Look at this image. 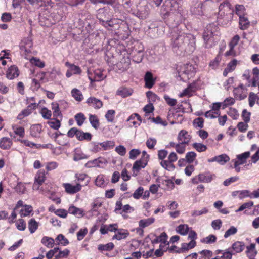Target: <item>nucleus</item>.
Wrapping results in <instances>:
<instances>
[{
    "label": "nucleus",
    "mask_w": 259,
    "mask_h": 259,
    "mask_svg": "<svg viewBox=\"0 0 259 259\" xmlns=\"http://www.w3.org/2000/svg\"><path fill=\"white\" fill-rule=\"evenodd\" d=\"M171 40L173 51L177 55L189 54L195 49V38L191 34L174 31Z\"/></svg>",
    "instance_id": "nucleus-1"
},
{
    "label": "nucleus",
    "mask_w": 259,
    "mask_h": 259,
    "mask_svg": "<svg viewBox=\"0 0 259 259\" xmlns=\"http://www.w3.org/2000/svg\"><path fill=\"white\" fill-rule=\"evenodd\" d=\"M176 69L180 80L184 82L189 80L195 73V68L193 66L188 63L179 65Z\"/></svg>",
    "instance_id": "nucleus-2"
},
{
    "label": "nucleus",
    "mask_w": 259,
    "mask_h": 259,
    "mask_svg": "<svg viewBox=\"0 0 259 259\" xmlns=\"http://www.w3.org/2000/svg\"><path fill=\"white\" fill-rule=\"evenodd\" d=\"M218 27L215 23L207 25L203 35L205 47L209 48L212 47L211 38L213 35H217Z\"/></svg>",
    "instance_id": "nucleus-3"
},
{
    "label": "nucleus",
    "mask_w": 259,
    "mask_h": 259,
    "mask_svg": "<svg viewBox=\"0 0 259 259\" xmlns=\"http://www.w3.org/2000/svg\"><path fill=\"white\" fill-rule=\"evenodd\" d=\"M150 13V7L147 3H141L137 6V9L133 12V14L140 19L144 20L148 17Z\"/></svg>",
    "instance_id": "nucleus-4"
},
{
    "label": "nucleus",
    "mask_w": 259,
    "mask_h": 259,
    "mask_svg": "<svg viewBox=\"0 0 259 259\" xmlns=\"http://www.w3.org/2000/svg\"><path fill=\"white\" fill-rule=\"evenodd\" d=\"M46 180V173L44 170H39L35 175L34 178V183L33 185V189L34 190H40L42 193H44L45 190L43 187L40 188V186L44 183Z\"/></svg>",
    "instance_id": "nucleus-5"
},
{
    "label": "nucleus",
    "mask_w": 259,
    "mask_h": 259,
    "mask_svg": "<svg viewBox=\"0 0 259 259\" xmlns=\"http://www.w3.org/2000/svg\"><path fill=\"white\" fill-rule=\"evenodd\" d=\"M214 175L209 172L201 173L192 179V183L196 184L199 183H210L213 180Z\"/></svg>",
    "instance_id": "nucleus-6"
},
{
    "label": "nucleus",
    "mask_w": 259,
    "mask_h": 259,
    "mask_svg": "<svg viewBox=\"0 0 259 259\" xmlns=\"http://www.w3.org/2000/svg\"><path fill=\"white\" fill-rule=\"evenodd\" d=\"M33 46L32 39L31 37H27L23 38L20 45V49L25 52L26 53H30L31 52V49Z\"/></svg>",
    "instance_id": "nucleus-7"
},
{
    "label": "nucleus",
    "mask_w": 259,
    "mask_h": 259,
    "mask_svg": "<svg viewBox=\"0 0 259 259\" xmlns=\"http://www.w3.org/2000/svg\"><path fill=\"white\" fill-rule=\"evenodd\" d=\"M247 89L242 84H240L237 88H234L233 93L235 98L239 100H242L247 97Z\"/></svg>",
    "instance_id": "nucleus-8"
},
{
    "label": "nucleus",
    "mask_w": 259,
    "mask_h": 259,
    "mask_svg": "<svg viewBox=\"0 0 259 259\" xmlns=\"http://www.w3.org/2000/svg\"><path fill=\"white\" fill-rule=\"evenodd\" d=\"M88 75L91 82L100 81L106 78V76L103 74V71L100 69L94 71V76L90 70H88Z\"/></svg>",
    "instance_id": "nucleus-9"
},
{
    "label": "nucleus",
    "mask_w": 259,
    "mask_h": 259,
    "mask_svg": "<svg viewBox=\"0 0 259 259\" xmlns=\"http://www.w3.org/2000/svg\"><path fill=\"white\" fill-rule=\"evenodd\" d=\"M57 8L56 9V12L51 13V16L53 18L55 22H59L62 21L64 17L65 14L64 10L66 9V7H61L56 6Z\"/></svg>",
    "instance_id": "nucleus-10"
},
{
    "label": "nucleus",
    "mask_w": 259,
    "mask_h": 259,
    "mask_svg": "<svg viewBox=\"0 0 259 259\" xmlns=\"http://www.w3.org/2000/svg\"><path fill=\"white\" fill-rule=\"evenodd\" d=\"M145 87L147 89H151L155 84L156 78L154 77L153 74L150 71H147L144 77Z\"/></svg>",
    "instance_id": "nucleus-11"
},
{
    "label": "nucleus",
    "mask_w": 259,
    "mask_h": 259,
    "mask_svg": "<svg viewBox=\"0 0 259 259\" xmlns=\"http://www.w3.org/2000/svg\"><path fill=\"white\" fill-rule=\"evenodd\" d=\"M191 12L196 15H202L203 12V3L201 1H194L190 9Z\"/></svg>",
    "instance_id": "nucleus-12"
},
{
    "label": "nucleus",
    "mask_w": 259,
    "mask_h": 259,
    "mask_svg": "<svg viewBox=\"0 0 259 259\" xmlns=\"http://www.w3.org/2000/svg\"><path fill=\"white\" fill-rule=\"evenodd\" d=\"M97 17L100 22L104 20H108L112 17L110 14L109 9L107 8L99 9L97 13Z\"/></svg>",
    "instance_id": "nucleus-13"
},
{
    "label": "nucleus",
    "mask_w": 259,
    "mask_h": 259,
    "mask_svg": "<svg viewBox=\"0 0 259 259\" xmlns=\"http://www.w3.org/2000/svg\"><path fill=\"white\" fill-rule=\"evenodd\" d=\"M107 163L106 160L103 157H99L93 160L89 161L85 164V166L87 168H91L95 167H101L102 164Z\"/></svg>",
    "instance_id": "nucleus-14"
},
{
    "label": "nucleus",
    "mask_w": 259,
    "mask_h": 259,
    "mask_svg": "<svg viewBox=\"0 0 259 259\" xmlns=\"http://www.w3.org/2000/svg\"><path fill=\"white\" fill-rule=\"evenodd\" d=\"M229 160V157L225 154H223L214 156L212 158H209L207 160V161L208 162H217L221 165H224Z\"/></svg>",
    "instance_id": "nucleus-15"
},
{
    "label": "nucleus",
    "mask_w": 259,
    "mask_h": 259,
    "mask_svg": "<svg viewBox=\"0 0 259 259\" xmlns=\"http://www.w3.org/2000/svg\"><path fill=\"white\" fill-rule=\"evenodd\" d=\"M63 186L65 189V191L70 194H75L79 191L81 189V185L78 183L75 185H72L69 183H65L63 184Z\"/></svg>",
    "instance_id": "nucleus-16"
},
{
    "label": "nucleus",
    "mask_w": 259,
    "mask_h": 259,
    "mask_svg": "<svg viewBox=\"0 0 259 259\" xmlns=\"http://www.w3.org/2000/svg\"><path fill=\"white\" fill-rule=\"evenodd\" d=\"M147 164V161L144 158H141V159L136 160L133 166V171L134 172H136L137 173L142 169L144 168Z\"/></svg>",
    "instance_id": "nucleus-17"
},
{
    "label": "nucleus",
    "mask_w": 259,
    "mask_h": 259,
    "mask_svg": "<svg viewBox=\"0 0 259 259\" xmlns=\"http://www.w3.org/2000/svg\"><path fill=\"white\" fill-rule=\"evenodd\" d=\"M191 136L188 134L187 131L182 130L180 131L178 136V140L180 142L188 144L191 139Z\"/></svg>",
    "instance_id": "nucleus-18"
},
{
    "label": "nucleus",
    "mask_w": 259,
    "mask_h": 259,
    "mask_svg": "<svg viewBox=\"0 0 259 259\" xmlns=\"http://www.w3.org/2000/svg\"><path fill=\"white\" fill-rule=\"evenodd\" d=\"M127 121L132 123L133 126L137 127L140 125L142 119L138 113L132 114L127 119Z\"/></svg>",
    "instance_id": "nucleus-19"
},
{
    "label": "nucleus",
    "mask_w": 259,
    "mask_h": 259,
    "mask_svg": "<svg viewBox=\"0 0 259 259\" xmlns=\"http://www.w3.org/2000/svg\"><path fill=\"white\" fill-rule=\"evenodd\" d=\"M86 102L89 105L93 107L95 109H100L103 106L102 102L100 100L93 97L89 98Z\"/></svg>",
    "instance_id": "nucleus-20"
},
{
    "label": "nucleus",
    "mask_w": 259,
    "mask_h": 259,
    "mask_svg": "<svg viewBox=\"0 0 259 259\" xmlns=\"http://www.w3.org/2000/svg\"><path fill=\"white\" fill-rule=\"evenodd\" d=\"M19 72L17 67L13 65L9 68L7 71V77L9 79H13L18 77Z\"/></svg>",
    "instance_id": "nucleus-21"
},
{
    "label": "nucleus",
    "mask_w": 259,
    "mask_h": 259,
    "mask_svg": "<svg viewBox=\"0 0 259 259\" xmlns=\"http://www.w3.org/2000/svg\"><path fill=\"white\" fill-rule=\"evenodd\" d=\"M244 243L241 241H236L232 245L231 251H234L233 253H237L241 252L244 249Z\"/></svg>",
    "instance_id": "nucleus-22"
},
{
    "label": "nucleus",
    "mask_w": 259,
    "mask_h": 259,
    "mask_svg": "<svg viewBox=\"0 0 259 259\" xmlns=\"http://www.w3.org/2000/svg\"><path fill=\"white\" fill-rule=\"evenodd\" d=\"M42 131V126L40 124H36L31 126L30 135L33 137H39Z\"/></svg>",
    "instance_id": "nucleus-23"
},
{
    "label": "nucleus",
    "mask_w": 259,
    "mask_h": 259,
    "mask_svg": "<svg viewBox=\"0 0 259 259\" xmlns=\"http://www.w3.org/2000/svg\"><path fill=\"white\" fill-rule=\"evenodd\" d=\"M92 135L90 133H85L80 130H78L76 139L79 141L86 140L89 141L92 139Z\"/></svg>",
    "instance_id": "nucleus-24"
},
{
    "label": "nucleus",
    "mask_w": 259,
    "mask_h": 259,
    "mask_svg": "<svg viewBox=\"0 0 259 259\" xmlns=\"http://www.w3.org/2000/svg\"><path fill=\"white\" fill-rule=\"evenodd\" d=\"M12 140L8 137H3L0 140V148L4 150L9 149L12 145Z\"/></svg>",
    "instance_id": "nucleus-25"
},
{
    "label": "nucleus",
    "mask_w": 259,
    "mask_h": 259,
    "mask_svg": "<svg viewBox=\"0 0 259 259\" xmlns=\"http://www.w3.org/2000/svg\"><path fill=\"white\" fill-rule=\"evenodd\" d=\"M239 25L241 30H246L250 26V22L247 17L244 16H240Z\"/></svg>",
    "instance_id": "nucleus-26"
},
{
    "label": "nucleus",
    "mask_w": 259,
    "mask_h": 259,
    "mask_svg": "<svg viewBox=\"0 0 259 259\" xmlns=\"http://www.w3.org/2000/svg\"><path fill=\"white\" fill-rule=\"evenodd\" d=\"M246 253L249 258H254L257 254V251L255 249V244L251 243L250 245L246 247Z\"/></svg>",
    "instance_id": "nucleus-27"
},
{
    "label": "nucleus",
    "mask_w": 259,
    "mask_h": 259,
    "mask_svg": "<svg viewBox=\"0 0 259 259\" xmlns=\"http://www.w3.org/2000/svg\"><path fill=\"white\" fill-rule=\"evenodd\" d=\"M102 206V203L98 201H94L91 206V209L90 212L92 215L97 216L99 213L98 212L99 208Z\"/></svg>",
    "instance_id": "nucleus-28"
},
{
    "label": "nucleus",
    "mask_w": 259,
    "mask_h": 259,
    "mask_svg": "<svg viewBox=\"0 0 259 259\" xmlns=\"http://www.w3.org/2000/svg\"><path fill=\"white\" fill-rule=\"evenodd\" d=\"M68 212L78 218H81L83 215L82 210L73 205H71L69 207Z\"/></svg>",
    "instance_id": "nucleus-29"
},
{
    "label": "nucleus",
    "mask_w": 259,
    "mask_h": 259,
    "mask_svg": "<svg viewBox=\"0 0 259 259\" xmlns=\"http://www.w3.org/2000/svg\"><path fill=\"white\" fill-rule=\"evenodd\" d=\"M218 253L222 254L221 256V259H232L233 254H234L231 248H228L225 250H218Z\"/></svg>",
    "instance_id": "nucleus-30"
},
{
    "label": "nucleus",
    "mask_w": 259,
    "mask_h": 259,
    "mask_svg": "<svg viewBox=\"0 0 259 259\" xmlns=\"http://www.w3.org/2000/svg\"><path fill=\"white\" fill-rule=\"evenodd\" d=\"M89 120L93 127L96 130L99 128V120L96 115L89 114Z\"/></svg>",
    "instance_id": "nucleus-31"
},
{
    "label": "nucleus",
    "mask_w": 259,
    "mask_h": 259,
    "mask_svg": "<svg viewBox=\"0 0 259 259\" xmlns=\"http://www.w3.org/2000/svg\"><path fill=\"white\" fill-rule=\"evenodd\" d=\"M155 219L150 218L146 219H142L139 222V225L141 228H144L154 223Z\"/></svg>",
    "instance_id": "nucleus-32"
},
{
    "label": "nucleus",
    "mask_w": 259,
    "mask_h": 259,
    "mask_svg": "<svg viewBox=\"0 0 259 259\" xmlns=\"http://www.w3.org/2000/svg\"><path fill=\"white\" fill-rule=\"evenodd\" d=\"M71 93L72 96L76 101L80 102L82 100L83 98V95L78 89L74 88L72 90Z\"/></svg>",
    "instance_id": "nucleus-33"
},
{
    "label": "nucleus",
    "mask_w": 259,
    "mask_h": 259,
    "mask_svg": "<svg viewBox=\"0 0 259 259\" xmlns=\"http://www.w3.org/2000/svg\"><path fill=\"white\" fill-rule=\"evenodd\" d=\"M116 232L119 237V240L125 239L130 235V233L127 230L122 228L118 229Z\"/></svg>",
    "instance_id": "nucleus-34"
},
{
    "label": "nucleus",
    "mask_w": 259,
    "mask_h": 259,
    "mask_svg": "<svg viewBox=\"0 0 259 259\" xmlns=\"http://www.w3.org/2000/svg\"><path fill=\"white\" fill-rule=\"evenodd\" d=\"M114 247V245L112 242H109L106 244H100L98 245V249L101 251H110L112 250Z\"/></svg>",
    "instance_id": "nucleus-35"
},
{
    "label": "nucleus",
    "mask_w": 259,
    "mask_h": 259,
    "mask_svg": "<svg viewBox=\"0 0 259 259\" xmlns=\"http://www.w3.org/2000/svg\"><path fill=\"white\" fill-rule=\"evenodd\" d=\"M38 227V223L33 218L31 219L28 222V229L31 234L34 233Z\"/></svg>",
    "instance_id": "nucleus-36"
},
{
    "label": "nucleus",
    "mask_w": 259,
    "mask_h": 259,
    "mask_svg": "<svg viewBox=\"0 0 259 259\" xmlns=\"http://www.w3.org/2000/svg\"><path fill=\"white\" fill-rule=\"evenodd\" d=\"M54 240L49 237H44L41 241V242L46 246L48 248H52L54 244Z\"/></svg>",
    "instance_id": "nucleus-37"
},
{
    "label": "nucleus",
    "mask_w": 259,
    "mask_h": 259,
    "mask_svg": "<svg viewBox=\"0 0 259 259\" xmlns=\"http://www.w3.org/2000/svg\"><path fill=\"white\" fill-rule=\"evenodd\" d=\"M160 165L164 169L171 171L175 169V166L174 165L173 163L170 162L167 160H162L160 162Z\"/></svg>",
    "instance_id": "nucleus-38"
},
{
    "label": "nucleus",
    "mask_w": 259,
    "mask_h": 259,
    "mask_svg": "<svg viewBox=\"0 0 259 259\" xmlns=\"http://www.w3.org/2000/svg\"><path fill=\"white\" fill-rule=\"evenodd\" d=\"M12 129L16 135L19 136L21 138L24 137L25 130L24 127L18 126L17 125H13Z\"/></svg>",
    "instance_id": "nucleus-39"
},
{
    "label": "nucleus",
    "mask_w": 259,
    "mask_h": 259,
    "mask_svg": "<svg viewBox=\"0 0 259 259\" xmlns=\"http://www.w3.org/2000/svg\"><path fill=\"white\" fill-rule=\"evenodd\" d=\"M189 229V228L187 225L181 224L177 228L176 231L181 235H185L188 233Z\"/></svg>",
    "instance_id": "nucleus-40"
},
{
    "label": "nucleus",
    "mask_w": 259,
    "mask_h": 259,
    "mask_svg": "<svg viewBox=\"0 0 259 259\" xmlns=\"http://www.w3.org/2000/svg\"><path fill=\"white\" fill-rule=\"evenodd\" d=\"M75 120L77 124L79 126H81L86 119V117L82 113H77L74 116Z\"/></svg>",
    "instance_id": "nucleus-41"
},
{
    "label": "nucleus",
    "mask_w": 259,
    "mask_h": 259,
    "mask_svg": "<svg viewBox=\"0 0 259 259\" xmlns=\"http://www.w3.org/2000/svg\"><path fill=\"white\" fill-rule=\"evenodd\" d=\"M32 211V208L30 205H25L20 212V215L22 217L28 216Z\"/></svg>",
    "instance_id": "nucleus-42"
},
{
    "label": "nucleus",
    "mask_w": 259,
    "mask_h": 259,
    "mask_svg": "<svg viewBox=\"0 0 259 259\" xmlns=\"http://www.w3.org/2000/svg\"><path fill=\"white\" fill-rule=\"evenodd\" d=\"M250 155L249 151L245 152L242 154L237 155V158L238 160L240 162V163L243 164L245 163L246 159L248 158Z\"/></svg>",
    "instance_id": "nucleus-43"
},
{
    "label": "nucleus",
    "mask_w": 259,
    "mask_h": 259,
    "mask_svg": "<svg viewBox=\"0 0 259 259\" xmlns=\"http://www.w3.org/2000/svg\"><path fill=\"white\" fill-rule=\"evenodd\" d=\"M55 240L57 242L58 244H61L63 246H66L69 244V241L62 234H59Z\"/></svg>",
    "instance_id": "nucleus-44"
},
{
    "label": "nucleus",
    "mask_w": 259,
    "mask_h": 259,
    "mask_svg": "<svg viewBox=\"0 0 259 259\" xmlns=\"http://www.w3.org/2000/svg\"><path fill=\"white\" fill-rule=\"evenodd\" d=\"M196 153L193 151L187 152L185 156L186 162L189 164L192 163L196 159Z\"/></svg>",
    "instance_id": "nucleus-45"
},
{
    "label": "nucleus",
    "mask_w": 259,
    "mask_h": 259,
    "mask_svg": "<svg viewBox=\"0 0 259 259\" xmlns=\"http://www.w3.org/2000/svg\"><path fill=\"white\" fill-rule=\"evenodd\" d=\"M14 189L16 192L20 194L25 193L26 191V187L24 184L22 182H18Z\"/></svg>",
    "instance_id": "nucleus-46"
},
{
    "label": "nucleus",
    "mask_w": 259,
    "mask_h": 259,
    "mask_svg": "<svg viewBox=\"0 0 259 259\" xmlns=\"http://www.w3.org/2000/svg\"><path fill=\"white\" fill-rule=\"evenodd\" d=\"M245 8L243 5H236L235 6V13L239 16H244Z\"/></svg>",
    "instance_id": "nucleus-47"
},
{
    "label": "nucleus",
    "mask_w": 259,
    "mask_h": 259,
    "mask_svg": "<svg viewBox=\"0 0 259 259\" xmlns=\"http://www.w3.org/2000/svg\"><path fill=\"white\" fill-rule=\"evenodd\" d=\"M95 184L98 187H104L105 186L104 176L103 175H98L96 179Z\"/></svg>",
    "instance_id": "nucleus-48"
},
{
    "label": "nucleus",
    "mask_w": 259,
    "mask_h": 259,
    "mask_svg": "<svg viewBox=\"0 0 259 259\" xmlns=\"http://www.w3.org/2000/svg\"><path fill=\"white\" fill-rule=\"evenodd\" d=\"M253 205V202L250 201L248 202H246L242 204L238 209L236 210V212H238L243 211L244 209H250Z\"/></svg>",
    "instance_id": "nucleus-49"
},
{
    "label": "nucleus",
    "mask_w": 259,
    "mask_h": 259,
    "mask_svg": "<svg viewBox=\"0 0 259 259\" xmlns=\"http://www.w3.org/2000/svg\"><path fill=\"white\" fill-rule=\"evenodd\" d=\"M115 111L114 110H108L105 114V118L109 122H113L114 119Z\"/></svg>",
    "instance_id": "nucleus-50"
},
{
    "label": "nucleus",
    "mask_w": 259,
    "mask_h": 259,
    "mask_svg": "<svg viewBox=\"0 0 259 259\" xmlns=\"http://www.w3.org/2000/svg\"><path fill=\"white\" fill-rule=\"evenodd\" d=\"M192 146L194 148L199 152H204L207 149L206 146L200 143H194Z\"/></svg>",
    "instance_id": "nucleus-51"
},
{
    "label": "nucleus",
    "mask_w": 259,
    "mask_h": 259,
    "mask_svg": "<svg viewBox=\"0 0 259 259\" xmlns=\"http://www.w3.org/2000/svg\"><path fill=\"white\" fill-rule=\"evenodd\" d=\"M117 94L123 97H126L132 95V90L127 88H123L121 90H118Z\"/></svg>",
    "instance_id": "nucleus-52"
},
{
    "label": "nucleus",
    "mask_w": 259,
    "mask_h": 259,
    "mask_svg": "<svg viewBox=\"0 0 259 259\" xmlns=\"http://www.w3.org/2000/svg\"><path fill=\"white\" fill-rule=\"evenodd\" d=\"M157 144V140L154 138H149L147 139L146 144L147 147L150 149H154Z\"/></svg>",
    "instance_id": "nucleus-53"
},
{
    "label": "nucleus",
    "mask_w": 259,
    "mask_h": 259,
    "mask_svg": "<svg viewBox=\"0 0 259 259\" xmlns=\"http://www.w3.org/2000/svg\"><path fill=\"white\" fill-rule=\"evenodd\" d=\"M52 109L53 111V116L55 117H58L61 116V112L60 111L59 105L58 103H53L52 104Z\"/></svg>",
    "instance_id": "nucleus-54"
},
{
    "label": "nucleus",
    "mask_w": 259,
    "mask_h": 259,
    "mask_svg": "<svg viewBox=\"0 0 259 259\" xmlns=\"http://www.w3.org/2000/svg\"><path fill=\"white\" fill-rule=\"evenodd\" d=\"M208 212V209L206 208H203L201 210H195L192 211L191 215L193 217H196L198 216H200L203 214H205L207 213Z\"/></svg>",
    "instance_id": "nucleus-55"
},
{
    "label": "nucleus",
    "mask_w": 259,
    "mask_h": 259,
    "mask_svg": "<svg viewBox=\"0 0 259 259\" xmlns=\"http://www.w3.org/2000/svg\"><path fill=\"white\" fill-rule=\"evenodd\" d=\"M47 123L51 128L56 130H58L61 126L60 121L58 119H55V121H49Z\"/></svg>",
    "instance_id": "nucleus-56"
},
{
    "label": "nucleus",
    "mask_w": 259,
    "mask_h": 259,
    "mask_svg": "<svg viewBox=\"0 0 259 259\" xmlns=\"http://www.w3.org/2000/svg\"><path fill=\"white\" fill-rule=\"evenodd\" d=\"M88 156L82 152L77 151L75 152L73 160L75 161H79L81 159H87Z\"/></svg>",
    "instance_id": "nucleus-57"
},
{
    "label": "nucleus",
    "mask_w": 259,
    "mask_h": 259,
    "mask_svg": "<svg viewBox=\"0 0 259 259\" xmlns=\"http://www.w3.org/2000/svg\"><path fill=\"white\" fill-rule=\"evenodd\" d=\"M32 112L31 109L27 108L18 114L17 118L18 119L22 120L24 117L29 116Z\"/></svg>",
    "instance_id": "nucleus-58"
},
{
    "label": "nucleus",
    "mask_w": 259,
    "mask_h": 259,
    "mask_svg": "<svg viewBox=\"0 0 259 259\" xmlns=\"http://www.w3.org/2000/svg\"><path fill=\"white\" fill-rule=\"evenodd\" d=\"M75 177L77 179L78 181L80 182L85 181L86 179L88 178L85 183V185H87L90 181V179L88 178L87 175L84 173L76 174L75 175Z\"/></svg>",
    "instance_id": "nucleus-59"
},
{
    "label": "nucleus",
    "mask_w": 259,
    "mask_h": 259,
    "mask_svg": "<svg viewBox=\"0 0 259 259\" xmlns=\"http://www.w3.org/2000/svg\"><path fill=\"white\" fill-rule=\"evenodd\" d=\"M70 251L68 249H65L64 250H59L58 253L55 255V259H60L61 258L66 257Z\"/></svg>",
    "instance_id": "nucleus-60"
},
{
    "label": "nucleus",
    "mask_w": 259,
    "mask_h": 259,
    "mask_svg": "<svg viewBox=\"0 0 259 259\" xmlns=\"http://www.w3.org/2000/svg\"><path fill=\"white\" fill-rule=\"evenodd\" d=\"M193 124L195 128L199 127L202 128L204 125V120L201 117L197 118L194 120Z\"/></svg>",
    "instance_id": "nucleus-61"
},
{
    "label": "nucleus",
    "mask_w": 259,
    "mask_h": 259,
    "mask_svg": "<svg viewBox=\"0 0 259 259\" xmlns=\"http://www.w3.org/2000/svg\"><path fill=\"white\" fill-rule=\"evenodd\" d=\"M217 238L214 235H209L208 236L201 240V242L206 244H211L216 241Z\"/></svg>",
    "instance_id": "nucleus-62"
},
{
    "label": "nucleus",
    "mask_w": 259,
    "mask_h": 259,
    "mask_svg": "<svg viewBox=\"0 0 259 259\" xmlns=\"http://www.w3.org/2000/svg\"><path fill=\"white\" fill-rule=\"evenodd\" d=\"M40 113H41L42 117L46 119H50L51 115H52V112H51V110H48L46 107H43L41 109Z\"/></svg>",
    "instance_id": "nucleus-63"
},
{
    "label": "nucleus",
    "mask_w": 259,
    "mask_h": 259,
    "mask_svg": "<svg viewBox=\"0 0 259 259\" xmlns=\"http://www.w3.org/2000/svg\"><path fill=\"white\" fill-rule=\"evenodd\" d=\"M143 53L142 51H139L133 57V60L135 62L139 63L143 60Z\"/></svg>",
    "instance_id": "nucleus-64"
}]
</instances>
